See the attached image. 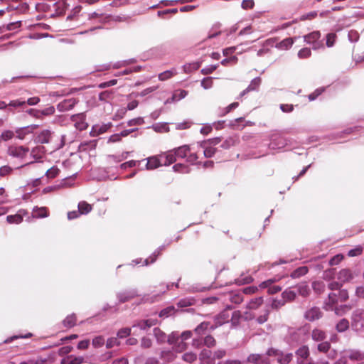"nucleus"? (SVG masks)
<instances>
[{"instance_id":"nucleus-62","label":"nucleus","mask_w":364,"mask_h":364,"mask_svg":"<svg viewBox=\"0 0 364 364\" xmlns=\"http://www.w3.org/2000/svg\"><path fill=\"white\" fill-rule=\"evenodd\" d=\"M339 301L338 294L336 293H331L328 294V301L327 302L328 305H334Z\"/></svg>"},{"instance_id":"nucleus-34","label":"nucleus","mask_w":364,"mask_h":364,"mask_svg":"<svg viewBox=\"0 0 364 364\" xmlns=\"http://www.w3.org/2000/svg\"><path fill=\"white\" fill-rule=\"evenodd\" d=\"M282 299L287 302L292 301L296 298V293L290 289H286L282 294Z\"/></svg>"},{"instance_id":"nucleus-11","label":"nucleus","mask_w":364,"mask_h":364,"mask_svg":"<svg viewBox=\"0 0 364 364\" xmlns=\"http://www.w3.org/2000/svg\"><path fill=\"white\" fill-rule=\"evenodd\" d=\"M352 361H361L364 359V355L358 350H352L347 357H343L338 361V364H347L346 358Z\"/></svg>"},{"instance_id":"nucleus-31","label":"nucleus","mask_w":364,"mask_h":364,"mask_svg":"<svg viewBox=\"0 0 364 364\" xmlns=\"http://www.w3.org/2000/svg\"><path fill=\"white\" fill-rule=\"evenodd\" d=\"M154 334L159 343H164L167 339L166 333L159 328H154Z\"/></svg>"},{"instance_id":"nucleus-17","label":"nucleus","mask_w":364,"mask_h":364,"mask_svg":"<svg viewBox=\"0 0 364 364\" xmlns=\"http://www.w3.org/2000/svg\"><path fill=\"white\" fill-rule=\"evenodd\" d=\"M25 211L20 210L15 215H9L6 217V221L10 224H20L23 221V215Z\"/></svg>"},{"instance_id":"nucleus-15","label":"nucleus","mask_w":364,"mask_h":364,"mask_svg":"<svg viewBox=\"0 0 364 364\" xmlns=\"http://www.w3.org/2000/svg\"><path fill=\"white\" fill-rule=\"evenodd\" d=\"M229 321V315L228 312L223 311L221 314H220L218 316L215 318V324L211 325L210 327V329L211 331H213L218 326H220Z\"/></svg>"},{"instance_id":"nucleus-39","label":"nucleus","mask_w":364,"mask_h":364,"mask_svg":"<svg viewBox=\"0 0 364 364\" xmlns=\"http://www.w3.org/2000/svg\"><path fill=\"white\" fill-rule=\"evenodd\" d=\"M194 304V299L190 298H185L179 300L176 305L178 308L188 307Z\"/></svg>"},{"instance_id":"nucleus-41","label":"nucleus","mask_w":364,"mask_h":364,"mask_svg":"<svg viewBox=\"0 0 364 364\" xmlns=\"http://www.w3.org/2000/svg\"><path fill=\"white\" fill-rule=\"evenodd\" d=\"M175 313V308L173 306H168L161 310L159 313V316L162 318L168 317Z\"/></svg>"},{"instance_id":"nucleus-6","label":"nucleus","mask_w":364,"mask_h":364,"mask_svg":"<svg viewBox=\"0 0 364 364\" xmlns=\"http://www.w3.org/2000/svg\"><path fill=\"white\" fill-rule=\"evenodd\" d=\"M158 319L157 318H149V319H144V320H137L134 322L132 327H138L141 330H147L150 328L151 327L156 326L158 323Z\"/></svg>"},{"instance_id":"nucleus-64","label":"nucleus","mask_w":364,"mask_h":364,"mask_svg":"<svg viewBox=\"0 0 364 364\" xmlns=\"http://www.w3.org/2000/svg\"><path fill=\"white\" fill-rule=\"evenodd\" d=\"M255 317V314H253L251 310L247 309L243 314H242L241 318L245 321H251Z\"/></svg>"},{"instance_id":"nucleus-14","label":"nucleus","mask_w":364,"mask_h":364,"mask_svg":"<svg viewBox=\"0 0 364 364\" xmlns=\"http://www.w3.org/2000/svg\"><path fill=\"white\" fill-rule=\"evenodd\" d=\"M353 278V274L349 269H343L338 274L337 279L343 284V283L348 282Z\"/></svg>"},{"instance_id":"nucleus-24","label":"nucleus","mask_w":364,"mask_h":364,"mask_svg":"<svg viewBox=\"0 0 364 364\" xmlns=\"http://www.w3.org/2000/svg\"><path fill=\"white\" fill-rule=\"evenodd\" d=\"M239 142V139L237 136H231L228 137L221 144V147L228 149L231 146L236 145Z\"/></svg>"},{"instance_id":"nucleus-45","label":"nucleus","mask_w":364,"mask_h":364,"mask_svg":"<svg viewBox=\"0 0 364 364\" xmlns=\"http://www.w3.org/2000/svg\"><path fill=\"white\" fill-rule=\"evenodd\" d=\"M59 173V168H58L56 166H53L46 171V175L48 178H55L58 176Z\"/></svg>"},{"instance_id":"nucleus-8","label":"nucleus","mask_w":364,"mask_h":364,"mask_svg":"<svg viewBox=\"0 0 364 364\" xmlns=\"http://www.w3.org/2000/svg\"><path fill=\"white\" fill-rule=\"evenodd\" d=\"M289 144V140L285 137L280 135H275L272 137L270 146L274 149H282L287 146Z\"/></svg>"},{"instance_id":"nucleus-43","label":"nucleus","mask_w":364,"mask_h":364,"mask_svg":"<svg viewBox=\"0 0 364 364\" xmlns=\"http://www.w3.org/2000/svg\"><path fill=\"white\" fill-rule=\"evenodd\" d=\"M313 289L318 294H321L324 291L325 285L323 282H314L312 284Z\"/></svg>"},{"instance_id":"nucleus-18","label":"nucleus","mask_w":364,"mask_h":364,"mask_svg":"<svg viewBox=\"0 0 364 364\" xmlns=\"http://www.w3.org/2000/svg\"><path fill=\"white\" fill-rule=\"evenodd\" d=\"M200 146L203 149V154L206 158L213 157L217 151V149L215 147L208 144L205 141L201 142Z\"/></svg>"},{"instance_id":"nucleus-40","label":"nucleus","mask_w":364,"mask_h":364,"mask_svg":"<svg viewBox=\"0 0 364 364\" xmlns=\"http://www.w3.org/2000/svg\"><path fill=\"white\" fill-rule=\"evenodd\" d=\"M113 92L112 91L106 90L102 92L99 95V100L102 102H108L112 99Z\"/></svg>"},{"instance_id":"nucleus-25","label":"nucleus","mask_w":364,"mask_h":364,"mask_svg":"<svg viewBox=\"0 0 364 364\" xmlns=\"http://www.w3.org/2000/svg\"><path fill=\"white\" fill-rule=\"evenodd\" d=\"M263 297L259 296L257 298L252 299L247 305V309L255 310L257 309L263 304Z\"/></svg>"},{"instance_id":"nucleus-63","label":"nucleus","mask_w":364,"mask_h":364,"mask_svg":"<svg viewBox=\"0 0 364 364\" xmlns=\"http://www.w3.org/2000/svg\"><path fill=\"white\" fill-rule=\"evenodd\" d=\"M343 259V256L342 255H341V254L336 255L330 259L329 264L331 266L336 265V264H339L342 261Z\"/></svg>"},{"instance_id":"nucleus-60","label":"nucleus","mask_w":364,"mask_h":364,"mask_svg":"<svg viewBox=\"0 0 364 364\" xmlns=\"http://www.w3.org/2000/svg\"><path fill=\"white\" fill-rule=\"evenodd\" d=\"M13 169L9 166H3L0 168V176L4 177L11 174Z\"/></svg>"},{"instance_id":"nucleus-33","label":"nucleus","mask_w":364,"mask_h":364,"mask_svg":"<svg viewBox=\"0 0 364 364\" xmlns=\"http://www.w3.org/2000/svg\"><path fill=\"white\" fill-rule=\"evenodd\" d=\"M309 269L306 266L300 267L293 271L291 274V277L294 279L299 278L307 274Z\"/></svg>"},{"instance_id":"nucleus-54","label":"nucleus","mask_w":364,"mask_h":364,"mask_svg":"<svg viewBox=\"0 0 364 364\" xmlns=\"http://www.w3.org/2000/svg\"><path fill=\"white\" fill-rule=\"evenodd\" d=\"M14 136V133L11 130H5L1 134L3 141H6L11 139Z\"/></svg>"},{"instance_id":"nucleus-57","label":"nucleus","mask_w":364,"mask_h":364,"mask_svg":"<svg viewBox=\"0 0 364 364\" xmlns=\"http://www.w3.org/2000/svg\"><path fill=\"white\" fill-rule=\"evenodd\" d=\"M127 112V109H126L125 107L118 109L116 112V113L114 114V115L113 117V119L119 120V119H122L125 116Z\"/></svg>"},{"instance_id":"nucleus-4","label":"nucleus","mask_w":364,"mask_h":364,"mask_svg":"<svg viewBox=\"0 0 364 364\" xmlns=\"http://www.w3.org/2000/svg\"><path fill=\"white\" fill-rule=\"evenodd\" d=\"M71 121L74 123L76 129L82 131L87 128L88 124L85 122V114L84 113H79L71 116Z\"/></svg>"},{"instance_id":"nucleus-23","label":"nucleus","mask_w":364,"mask_h":364,"mask_svg":"<svg viewBox=\"0 0 364 364\" xmlns=\"http://www.w3.org/2000/svg\"><path fill=\"white\" fill-rule=\"evenodd\" d=\"M80 215H87L92 210V205L86 201H80L77 205Z\"/></svg>"},{"instance_id":"nucleus-36","label":"nucleus","mask_w":364,"mask_h":364,"mask_svg":"<svg viewBox=\"0 0 364 364\" xmlns=\"http://www.w3.org/2000/svg\"><path fill=\"white\" fill-rule=\"evenodd\" d=\"M349 328V322L346 318H342L336 325V330L338 332H344Z\"/></svg>"},{"instance_id":"nucleus-12","label":"nucleus","mask_w":364,"mask_h":364,"mask_svg":"<svg viewBox=\"0 0 364 364\" xmlns=\"http://www.w3.org/2000/svg\"><path fill=\"white\" fill-rule=\"evenodd\" d=\"M247 361L253 364H269V360L267 356L259 354H251L247 358Z\"/></svg>"},{"instance_id":"nucleus-19","label":"nucleus","mask_w":364,"mask_h":364,"mask_svg":"<svg viewBox=\"0 0 364 364\" xmlns=\"http://www.w3.org/2000/svg\"><path fill=\"white\" fill-rule=\"evenodd\" d=\"M162 160L160 155L158 156H151L148 159L146 164L147 169H154L162 166Z\"/></svg>"},{"instance_id":"nucleus-7","label":"nucleus","mask_w":364,"mask_h":364,"mask_svg":"<svg viewBox=\"0 0 364 364\" xmlns=\"http://www.w3.org/2000/svg\"><path fill=\"white\" fill-rule=\"evenodd\" d=\"M323 313L318 307L314 306L308 309L304 314V318L309 321H314L320 319Z\"/></svg>"},{"instance_id":"nucleus-28","label":"nucleus","mask_w":364,"mask_h":364,"mask_svg":"<svg viewBox=\"0 0 364 364\" xmlns=\"http://www.w3.org/2000/svg\"><path fill=\"white\" fill-rule=\"evenodd\" d=\"M51 136V132L49 130L42 131L37 136L38 141L41 144L48 143Z\"/></svg>"},{"instance_id":"nucleus-1","label":"nucleus","mask_w":364,"mask_h":364,"mask_svg":"<svg viewBox=\"0 0 364 364\" xmlns=\"http://www.w3.org/2000/svg\"><path fill=\"white\" fill-rule=\"evenodd\" d=\"M29 152V148L24 146L12 144L7 149V154L11 157L23 159Z\"/></svg>"},{"instance_id":"nucleus-52","label":"nucleus","mask_w":364,"mask_h":364,"mask_svg":"<svg viewBox=\"0 0 364 364\" xmlns=\"http://www.w3.org/2000/svg\"><path fill=\"white\" fill-rule=\"evenodd\" d=\"M204 344L208 348H212L215 346L216 341L212 336L208 335L204 338Z\"/></svg>"},{"instance_id":"nucleus-58","label":"nucleus","mask_w":364,"mask_h":364,"mask_svg":"<svg viewBox=\"0 0 364 364\" xmlns=\"http://www.w3.org/2000/svg\"><path fill=\"white\" fill-rule=\"evenodd\" d=\"M284 304H285V301L283 299H273L271 306H272V308L274 309H279L282 306H284Z\"/></svg>"},{"instance_id":"nucleus-16","label":"nucleus","mask_w":364,"mask_h":364,"mask_svg":"<svg viewBox=\"0 0 364 364\" xmlns=\"http://www.w3.org/2000/svg\"><path fill=\"white\" fill-rule=\"evenodd\" d=\"M85 358L82 356L69 355L61 360V364H82Z\"/></svg>"},{"instance_id":"nucleus-13","label":"nucleus","mask_w":364,"mask_h":364,"mask_svg":"<svg viewBox=\"0 0 364 364\" xmlns=\"http://www.w3.org/2000/svg\"><path fill=\"white\" fill-rule=\"evenodd\" d=\"M200 364H215V359L211 357V351L203 349L199 354Z\"/></svg>"},{"instance_id":"nucleus-26","label":"nucleus","mask_w":364,"mask_h":364,"mask_svg":"<svg viewBox=\"0 0 364 364\" xmlns=\"http://www.w3.org/2000/svg\"><path fill=\"white\" fill-rule=\"evenodd\" d=\"M173 149L178 158H186L190 152V147L188 145L181 146Z\"/></svg>"},{"instance_id":"nucleus-5","label":"nucleus","mask_w":364,"mask_h":364,"mask_svg":"<svg viewBox=\"0 0 364 364\" xmlns=\"http://www.w3.org/2000/svg\"><path fill=\"white\" fill-rule=\"evenodd\" d=\"M168 342L170 344H173L176 343V346H174V350L176 352H183L187 348V343L184 342V341L180 340L179 336H176L174 333L170 335L167 339Z\"/></svg>"},{"instance_id":"nucleus-61","label":"nucleus","mask_w":364,"mask_h":364,"mask_svg":"<svg viewBox=\"0 0 364 364\" xmlns=\"http://www.w3.org/2000/svg\"><path fill=\"white\" fill-rule=\"evenodd\" d=\"M331 348V344L328 342H322L318 345V350L322 353H327Z\"/></svg>"},{"instance_id":"nucleus-29","label":"nucleus","mask_w":364,"mask_h":364,"mask_svg":"<svg viewBox=\"0 0 364 364\" xmlns=\"http://www.w3.org/2000/svg\"><path fill=\"white\" fill-rule=\"evenodd\" d=\"M296 355L299 358L306 360L310 355L309 347L307 346H302L296 351Z\"/></svg>"},{"instance_id":"nucleus-50","label":"nucleus","mask_w":364,"mask_h":364,"mask_svg":"<svg viewBox=\"0 0 364 364\" xmlns=\"http://www.w3.org/2000/svg\"><path fill=\"white\" fill-rule=\"evenodd\" d=\"M237 62V58L236 56H230V58L223 59L220 63L223 66H228L229 65H235Z\"/></svg>"},{"instance_id":"nucleus-3","label":"nucleus","mask_w":364,"mask_h":364,"mask_svg":"<svg viewBox=\"0 0 364 364\" xmlns=\"http://www.w3.org/2000/svg\"><path fill=\"white\" fill-rule=\"evenodd\" d=\"M320 38L321 33L319 31H313L304 36V41L309 44H311L314 50L319 48L322 46V43L318 41Z\"/></svg>"},{"instance_id":"nucleus-47","label":"nucleus","mask_w":364,"mask_h":364,"mask_svg":"<svg viewBox=\"0 0 364 364\" xmlns=\"http://www.w3.org/2000/svg\"><path fill=\"white\" fill-rule=\"evenodd\" d=\"M311 55V51L309 48H303L298 52V57L301 59L308 58Z\"/></svg>"},{"instance_id":"nucleus-56","label":"nucleus","mask_w":364,"mask_h":364,"mask_svg":"<svg viewBox=\"0 0 364 364\" xmlns=\"http://www.w3.org/2000/svg\"><path fill=\"white\" fill-rule=\"evenodd\" d=\"M174 74L171 70H166L159 75V79L161 81L166 80L173 76Z\"/></svg>"},{"instance_id":"nucleus-10","label":"nucleus","mask_w":364,"mask_h":364,"mask_svg":"<svg viewBox=\"0 0 364 364\" xmlns=\"http://www.w3.org/2000/svg\"><path fill=\"white\" fill-rule=\"evenodd\" d=\"M160 157L162 160V164L164 166H168L176 161V154L174 149L169 150L164 154H160Z\"/></svg>"},{"instance_id":"nucleus-48","label":"nucleus","mask_w":364,"mask_h":364,"mask_svg":"<svg viewBox=\"0 0 364 364\" xmlns=\"http://www.w3.org/2000/svg\"><path fill=\"white\" fill-rule=\"evenodd\" d=\"M269 315V310L268 309H264L263 311L262 314H261L259 316L257 317V321L259 324H262V323H265L268 320Z\"/></svg>"},{"instance_id":"nucleus-20","label":"nucleus","mask_w":364,"mask_h":364,"mask_svg":"<svg viewBox=\"0 0 364 364\" xmlns=\"http://www.w3.org/2000/svg\"><path fill=\"white\" fill-rule=\"evenodd\" d=\"M112 127V123H108L105 124H102L101 126H95L92 128V136H95L100 134H102L103 133H105L109 129H110Z\"/></svg>"},{"instance_id":"nucleus-46","label":"nucleus","mask_w":364,"mask_h":364,"mask_svg":"<svg viewBox=\"0 0 364 364\" xmlns=\"http://www.w3.org/2000/svg\"><path fill=\"white\" fill-rule=\"evenodd\" d=\"M183 360L188 363H193L197 359V355L193 352H188L183 355Z\"/></svg>"},{"instance_id":"nucleus-44","label":"nucleus","mask_w":364,"mask_h":364,"mask_svg":"<svg viewBox=\"0 0 364 364\" xmlns=\"http://www.w3.org/2000/svg\"><path fill=\"white\" fill-rule=\"evenodd\" d=\"M230 300L235 304H240L243 301V297L241 293H232L230 294Z\"/></svg>"},{"instance_id":"nucleus-32","label":"nucleus","mask_w":364,"mask_h":364,"mask_svg":"<svg viewBox=\"0 0 364 364\" xmlns=\"http://www.w3.org/2000/svg\"><path fill=\"white\" fill-rule=\"evenodd\" d=\"M292 353L283 354L280 352L277 360L280 364H289L292 360Z\"/></svg>"},{"instance_id":"nucleus-59","label":"nucleus","mask_w":364,"mask_h":364,"mask_svg":"<svg viewBox=\"0 0 364 364\" xmlns=\"http://www.w3.org/2000/svg\"><path fill=\"white\" fill-rule=\"evenodd\" d=\"M279 279H276V278H273V279H267L266 281H264L262 282L259 285V287L262 289H265V288H269L272 284L277 282Z\"/></svg>"},{"instance_id":"nucleus-37","label":"nucleus","mask_w":364,"mask_h":364,"mask_svg":"<svg viewBox=\"0 0 364 364\" xmlns=\"http://www.w3.org/2000/svg\"><path fill=\"white\" fill-rule=\"evenodd\" d=\"M173 169L176 172L188 173L190 172V168L183 164H176L173 166Z\"/></svg>"},{"instance_id":"nucleus-30","label":"nucleus","mask_w":364,"mask_h":364,"mask_svg":"<svg viewBox=\"0 0 364 364\" xmlns=\"http://www.w3.org/2000/svg\"><path fill=\"white\" fill-rule=\"evenodd\" d=\"M295 38H287L284 39L277 44V48L284 50L290 48L293 45Z\"/></svg>"},{"instance_id":"nucleus-21","label":"nucleus","mask_w":364,"mask_h":364,"mask_svg":"<svg viewBox=\"0 0 364 364\" xmlns=\"http://www.w3.org/2000/svg\"><path fill=\"white\" fill-rule=\"evenodd\" d=\"M77 323V316L75 314H70L63 321V325L67 328L74 327Z\"/></svg>"},{"instance_id":"nucleus-35","label":"nucleus","mask_w":364,"mask_h":364,"mask_svg":"<svg viewBox=\"0 0 364 364\" xmlns=\"http://www.w3.org/2000/svg\"><path fill=\"white\" fill-rule=\"evenodd\" d=\"M188 94V92L184 90H176L171 97V101H178L184 98Z\"/></svg>"},{"instance_id":"nucleus-9","label":"nucleus","mask_w":364,"mask_h":364,"mask_svg":"<svg viewBox=\"0 0 364 364\" xmlns=\"http://www.w3.org/2000/svg\"><path fill=\"white\" fill-rule=\"evenodd\" d=\"M77 102L75 98L66 99L57 105V109L60 112H66L72 109Z\"/></svg>"},{"instance_id":"nucleus-42","label":"nucleus","mask_w":364,"mask_h":364,"mask_svg":"<svg viewBox=\"0 0 364 364\" xmlns=\"http://www.w3.org/2000/svg\"><path fill=\"white\" fill-rule=\"evenodd\" d=\"M259 80L255 79L254 80H252L250 85L241 93V96H243L248 92L257 90V87H259Z\"/></svg>"},{"instance_id":"nucleus-55","label":"nucleus","mask_w":364,"mask_h":364,"mask_svg":"<svg viewBox=\"0 0 364 364\" xmlns=\"http://www.w3.org/2000/svg\"><path fill=\"white\" fill-rule=\"evenodd\" d=\"M105 343V338L102 336H99L93 338L92 340V346L95 348H100Z\"/></svg>"},{"instance_id":"nucleus-22","label":"nucleus","mask_w":364,"mask_h":364,"mask_svg":"<svg viewBox=\"0 0 364 364\" xmlns=\"http://www.w3.org/2000/svg\"><path fill=\"white\" fill-rule=\"evenodd\" d=\"M48 215L49 211L46 207H36L33 210V216L36 218H46Z\"/></svg>"},{"instance_id":"nucleus-53","label":"nucleus","mask_w":364,"mask_h":364,"mask_svg":"<svg viewBox=\"0 0 364 364\" xmlns=\"http://www.w3.org/2000/svg\"><path fill=\"white\" fill-rule=\"evenodd\" d=\"M363 252V247L361 246H357L356 247L350 250L348 252V256L349 257H356L359 256Z\"/></svg>"},{"instance_id":"nucleus-2","label":"nucleus","mask_w":364,"mask_h":364,"mask_svg":"<svg viewBox=\"0 0 364 364\" xmlns=\"http://www.w3.org/2000/svg\"><path fill=\"white\" fill-rule=\"evenodd\" d=\"M351 325L356 331L364 328V309H356L353 312Z\"/></svg>"},{"instance_id":"nucleus-27","label":"nucleus","mask_w":364,"mask_h":364,"mask_svg":"<svg viewBox=\"0 0 364 364\" xmlns=\"http://www.w3.org/2000/svg\"><path fill=\"white\" fill-rule=\"evenodd\" d=\"M311 337L315 341H322L326 338V335L323 330L315 328L312 331Z\"/></svg>"},{"instance_id":"nucleus-51","label":"nucleus","mask_w":364,"mask_h":364,"mask_svg":"<svg viewBox=\"0 0 364 364\" xmlns=\"http://www.w3.org/2000/svg\"><path fill=\"white\" fill-rule=\"evenodd\" d=\"M41 112L43 118L44 117L53 115L55 114V109L54 106H49L43 109H41Z\"/></svg>"},{"instance_id":"nucleus-38","label":"nucleus","mask_w":364,"mask_h":364,"mask_svg":"<svg viewBox=\"0 0 364 364\" xmlns=\"http://www.w3.org/2000/svg\"><path fill=\"white\" fill-rule=\"evenodd\" d=\"M211 326L210 322H206V321H204V322H202L200 324H199L196 328H195V332L198 334H203L204 333V332L210 328V327Z\"/></svg>"},{"instance_id":"nucleus-49","label":"nucleus","mask_w":364,"mask_h":364,"mask_svg":"<svg viewBox=\"0 0 364 364\" xmlns=\"http://www.w3.org/2000/svg\"><path fill=\"white\" fill-rule=\"evenodd\" d=\"M27 113H28L30 116H31V117H34V118H36V119H43V116H42V114H41V110H40V109H29L27 111Z\"/></svg>"}]
</instances>
